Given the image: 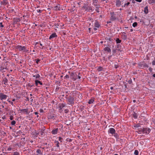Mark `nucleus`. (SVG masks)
I'll list each match as a JSON object with an SVG mask.
<instances>
[{"label": "nucleus", "instance_id": "obj_34", "mask_svg": "<svg viewBox=\"0 0 155 155\" xmlns=\"http://www.w3.org/2000/svg\"><path fill=\"white\" fill-rule=\"evenodd\" d=\"M9 119H10L11 120H12L13 119H14V117H13L12 116V115H11L10 116V118H9Z\"/></svg>", "mask_w": 155, "mask_h": 155}, {"label": "nucleus", "instance_id": "obj_62", "mask_svg": "<svg viewBox=\"0 0 155 155\" xmlns=\"http://www.w3.org/2000/svg\"><path fill=\"white\" fill-rule=\"evenodd\" d=\"M38 117V115L37 116V117Z\"/></svg>", "mask_w": 155, "mask_h": 155}, {"label": "nucleus", "instance_id": "obj_64", "mask_svg": "<svg viewBox=\"0 0 155 155\" xmlns=\"http://www.w3.org/2000/svg\"><path fill=\"white\" fill-rule=\"evenodd\" d=\"M101 43H102V41H101Z\"/></svg>", "mask_w": 155, "mask_h": 155}, {"label": "nucleus", "instance_id": "obj_53", "mask_svg": "<svg viewBox=\"0 0 155 155\" xmlns=\"http://www.w3.org/2000/svg\"><path fill=\"white\" fill-rule=\"evenodd\" d=\"M153 77L155 78V74H153Z\"/></svg>", "mask_w": 155, "mask_h": 155}, {"label": "nucleus", "instance_id": "obj_14", "mask_svg": "<svg viewBox=\"0 0 155 155\" xmlns=\"http://www.w3.org/2000/svg\"><path fill=\"white\" fill-rule=\"evenodd\" d=\"M35 84L36 86L38 85V84H39L41 85H42V83L40 81L38 80H35Z\"/></svg>", "mask_w": 155, "mask_h": 155}, {"label": "nucleus", "instance_id": "obj_8", "mask_svg": "<svg viewBox=\"0 0 155 155\" xmlns=\"http://www.w3.org/2000/svg\"><path fill=\"white\" fill-rule=\"evenodd\" d=\"M57 35L55 33L52 34L49 37V39H51L53 38L56 37Z\"/></svg>", "mask_w": 155, "mask_h": 155}, {"label": "nucleus", "instance_id": "obj_42", "mask_svg": "<svg viewBox=\"0 0 155 155\" xmlns=\"http://www.w3.org/2000/svg\"><path fill=\"white\" fill-rule=\"evenodd\" d=\"M40 61V60L39 59H37L36 60V63L37 64H38V62H39Z\"/></svg>", "mask_w": 155, "mask_h": 155}, {"label": "nucleus", "instance_id": "obj_21", "mask_svg": "<svg viewBox=\"0 0 155 155\" xmlns=\"http://www.w3.org/2000/svg\"><path fill=\"white\" fill-rule=\"evenodd\" d=\"M3 81L5 84L6 85V84L7 83L8 80L6 78H4L3 79Z\"/></svg>", "mask_w": 155, "mask_h": 155}, {"label": "nucleus", "instance_id": "obj_9", "mask_svg": "<svg viewBox=\"0 0 155 155\" xmlns=\"http://www.w3.org/2000/svg\"><path fill=\"white\" fill-rule=\"evenodd\" d=\"M36 153L37 155H41L42 154L41 150L39 149L37 150Z\"/></svg>", "mask_w": 155, "mask_h": 155}, {"label": "nucleus", "instance_id": "obj_43", "mask_svg": "<svg viewBox=\"0 0 155 155\" xmlns=\"http://www.w3.org/2000/svg\"><path fill=\"white\" fill-rule=\"evenodd\" d=\"M152 64L153 65H155V61H153L152 62Z\"/></svg>", "mask_w": 155, "mask_h": 155}, {"label": "nucleus", "instance_id": "obj_18", "mask_svg": "<svg viewBox=\"0 0 155 155\" xmlns=\"http://www.w3.org/2000/svg\"><path fill=\"white\" fill-rule=\"evenodd\" d=\"M148 2L150 4H153L155 3V0H148Z\"/></svg>", "mask_w": 155, "mask_h": 155}, {"label": "nucleus", "instance_id": "obj_20", "mask_svg": "<svg viewBox=\"0 0 155 155\" xmlns=\"http://www.w3.org/2000/svg\"><path fill=\"white\" fill-rule=\"evenodd\" d=\"M138 117V115H137V114L135 113V112H134V114H133V117L134 118H137Z\"/></svg>", "mask_w": 155, "mask_h": 155}, {"label": "nucleus", "instance_id": "obj_23", "mask_svg": "<svg viewBox=\"0 0 155 155\" xmlns=\"http://www.w3.org/2000/svg\"><path fill=\"white\" fill-rule=\"evenodd\" d=\"M59 5H57L55 6L54 7V9L55 10H59Z\"/></svg>", "mask_w": 155, "mask_h": 155}, {"label": "nucleus", "instance_id": "obj_46", "mask_svg": "<svg viewBox=\"0 0 155 155\" xmlns=\"http://www.w3.org/2000/svg\"><path fill=\"white\" fill-rule=\"evenodd\" d=\"M137 2H140L142 1V0H135Z\"/></svg>", "mask_w": 155, "mask_h": 155}, {"label": "nucleus", "instance_id": "obj_6", "mask_svg": "<svg viewBox=\"0 0 155 155\" xmlns=\"http://www.w3.org/2000/svg\"><path fill=\"white\" fill-rule=\"evenodd\" d=\"M58 129L55 128L53 130L51 131V133L53 134H56L58 133Z\"/></svg>", "mask_w": 155, "mask_h": 155}, {"label": "nucleus", "instance_id": "obj_10", "mask_svg": "<svg viewBox=\"0 0 155 155\" xmlns=\"http://www.w3.org/2000/svg\"><path fill=\"white\" fill-rule=\"evenodd\" d=\"M88 6L87 5H84L82 8L83 10H84L85 11H88Z\"/></svg>", "mask_w": 155, "mask_h": 155}, {"label": "nucleus", "instance_id": "obj_33", "mask_svg": "<svg viewBox=\"0 0 155 155\" xmlns=\"http://www.w3.org/2000/svg\"><path fill=\"white\" fill-rule=\"evenodd\" d=\"M20 21V19L19 18H18L16 19V20L15 21V22H18Z\"/></svg>", "mask_w": 155, "mask_h": 155}, {"label": "nucleus", "instance_id": "obj_59", "mask_svg": "<svg viewBox=\"0 0 155 155\" xmlns=\"http://www.w3.org/2000/svg\"><path fill=\"white\" fill-rule=\"evenodd\" d=\"M30 95L31 96H32V94H30Z\"/></svg>", "mask_w": 155, "mask_h": 155}, {"label": "nucleus", "instance_id": "obj_16", "mask_svg": "<svg viewBox=\"0 0 155 155\" xmlns=\"http://www.w3.org/2000/svg\"><path fill=\"white\" fill-rule=\"evenodd\" d=\"M21 111L24 113L26 114L28 113V109H22L21 110Z\"/></svg>", "mask_w": 155, "mask_h": 155}, {"label": "nucleus", "instance_id": "obj_60", "mask_svg": "<svg viewBox=\"0 0 155 155\" xmlns=\"http://www.w3.org/2000/svg\"><path fill=\"white\" fill-rule=\"evenodd\" d=\"M135 100H134V101H133V102H135Z\"/></svg>", "mask_w": 155, "mask_h": 155}, {"label": "nucleus", "instance_id": "obj_32", "mask_svg": "<svg viewBox=\"0 0 155 155\" xmlns=\"http://www.w3.org/2000/svg\"><path fill=\"white\" fill-rule=\"evenodd\" d=\"M5 69L2 66H0V71L3 70Z\"/></svg>", "mask_w": 155, "mask_h": 155}, {"label": "nucleus", "instance_id": "obj_3", "mask_svg": "<svg viewBox=\"0 0 155 155\" xmlns=\"http://www.w3.org/2000/svg\"><path fill=\"white\" fill-rule=\"evenodd\" d=\"M7 97L8 96L7 95L2 93H0V99L1 100H5L7 99Z\"/></svg>", "mask_w": 155, "mask_h": 155}, {"label": "nucleus", "instance_id": "obj_40", "mask_svg": "<svg viewBox=\"0 0 155 155\" xmlns=\"http://www.w3.org/2000/svg\"><path fill=\"white\" fill-rule=\"evenodd\" d=\"M96 11H97V12L98 13L99 12V9L98 8H96Z\"/></svg>", "mask_w": 155, "mask_h": 155}, {"label": "nucleus", "instance_id": "obj_25", "mask_svg": "<svg viewBox=\"0 0 155 155\" xmlns=\"http://www.w3.org/2000/svg\"><path fill=\"white\" fill-rule=\"evenodd\" d=\"M94 101V99H91V100H90L89 102H88V103L89 104H92V103Z\"/></svg>", "mask_w": 155, "mask_h": 155}, {"label": "nucleus", "instance_id": "obj_24", "mask_svg": "<svg viewBox=\"0 0 155 155\" xmlns=\"http://www.w3.org/2000/svg\"><path fill=\"white\" fill-rule=\"evenodd\" d=\"M34 77H35L36 78H38L40 77V75L38 74H37L35 75H34L33 76Z\"/></svg>", "mask_w": 155, "mask_h": 155}, {"label": "nucleus", "instance_id": "obj_30", "mask_svg": "<svg viewBox=\"0 0 155 155\" xmlns=\"http://www.w3.org/2000/svg\"><path fill=\"white\" fill-rule=\"evenodd\" d=\"M130 3L129 2H128L127 3H125L124 4V6H123L122 7H125V6H127Z\"/></svg>", "mask_w": 155, "mask_h": 155}, {"label": "nucleus", "instance_id": "obj_27", "mask_svg": "<svg viewBox=\"0 0 155 155\" xmlns=\"http://www.w3.org/2000/svg\"><path fill=\"white\" fill-rule=\"evenodd\" d=\"M16 124V122L15 120H12L11 123V124L12 125H15Z\"/></svg>", "mask_w": 155, "mask_h": 155}, {"label": "nucleus", "instance_id": "obj_41", "mask_svg": "<svg viewBox=\"0 0 155 155\" xmlns=\"http://www.w3.org/2000/svg\"><path fill=\"white\" fill-rule=\"evenodd\" d=\"M149 70L150 72H152V68H149Z\"/></svg>", "mask_w": 155, "mask_h": 155}, {"label": "nucleus", "instance_id": "obj_5", "mask_svg": "<svg viewBox=\"0 0 155 155\" xmlns=\"http://www.w3.org/2000/svg\"><path fill=\"white\" fill-rule=\"evenodd\" d=\"M114 2H115V5L117 7H120L121 5V2L120 0H115Z\"/></svg>", "mask_w": 155, "mask_h": 155}, {"label": "nucleus", "instance_id": "obj_58", "mask_svg": "<svg viewBox=\"0 0 155 155\" xmlns=\"http://www.w3.org/2000/svg\"><path fill=\"white\" fill-rule=\"evenodd\" d=\"M40 45H41V46H42V44L41 43H40Z\"/></svg>", "mask_w": 155, "mask_h": 155}, {"label": "nucleus", "instance_id": "obj_12", "mask_svg": "<svg viewBox=\"0 0 155 155\" xmlns=\"http://www.w3.org/2000/svg\"><path fill=\"white\" fill-rule=\"evenodd\" d=\"M68 102L70 104H72L73 103V98L72 97H70L68 99Z\"/></svg>", "mask_w": 155, "mask_h": 155}, {"label": "nucleus", "instance_id": "obj_1", "mask_svg": "<svg viewBox=\"0 0 155 155\" xmlns=\"http://www.w3.org/2000/svg\"><path fill=\"white\" fill-rule=\"evenodd\" d=\"M150 131V130L149 128H143L140 130L139 132H138L139 134L142 133L143 134H148Z\"/></svg>", "mask_w": 155, "mask_h": 155}, {"label": "nucleus", "instance_id": "obj_49", "mask_svg": "<svg viewBox=\"0 0 155 155\" xmlns=\"http://www.w3.org/2000/svg\"><path fill=\"white\" fill-rule=\"evenodd\" d=\"M114 67H115V68H118V65H115V66H114Z\"/></svg>", "mask_w": 155, "mask_h": 155}, {"label": "nucleus", "instance_id": "obj_28", "mask_svg": "<svg viewBox=\"0 0 155 155\" xmlns=\"http://www.w3.org/2000/svg\"><path fill=\"white\" fill-rule=\"evenodd\" d=\"M13 155H20L19 153L16 151L14 152Z\"/></svg>", "mask_w": 155, "mask_h": 155}, {"label": "nucleus", "instance_id": "obj_17", "mask_svg": "<svg viewBox=\"0 0 155 155\" xmlns=\"http://www.w3.org/2000/svg\"><path fill=\"white\" fill-rule=\"evenodd\" d=\"M94 10L93 7L91 6H88V11L89 12H92Z\"/></svg>", "mask_w": 155, "mask_h": 155}, {"label": "nucleus", "instance_id": "obj_51", "mask_svg": "<svg viewBox=\"0 0 155 155\" xmlns=\"http://www.w3.org/2000/svg\"><path fill=\"white\" fill-rule=\"evenodd\" d=\"M35 114L36 115H38V112H35Z\"/></svg>", "mask_w": 155, "mask_h": 155}, {"label": "nucleus", "instance_id": "obj_63", "mask_svg": "<svg viewBox=\"0 0 155 155\" xmlns=\"http://www.w3.org/2000/svg\"><path fill=\"white\" fill-rule=\"evenodd\" d=\"M0 155H2V154H0Z\"/></svg>", "mask_w": 155, "mask_h": 155}, {"label": "nucleus", "instance_id": "obj_57", "mask_svg": "<svg viewBox=\"0 0 155 155\" xmlns=\"http://www.w3.org/2000/svg\"><path fill=\"white\" fill-rule=\"evenodd\" d=\"M132 31H133V29H131L130 30V31L132 32Z\"/></svg>", "mask_w": 155, "mask_h": 155}, {"label": "nucleus", "instance_id": "obj_54", "mask_svg": "<svg viewBox=\"0 0 155 155\" xmlns=\"http://www.w3.org/2000/svg\"><path fill=\"white\" fill-rule=\"evenodd\" d=\"M113 87H110V89L111 90H112V89H113Z\"/></svg>", "mask_w": 155, "mask_h": 155}, {"label": "nucleus", "instance_id": "obj_56", "mask_svg": "<svg viewBox=\"0 0 155 155\" xmlns=\"http://www.w3.org/2000/svg\"><path fill=\"white\" fill-rule=\"evenodd\" d=\"M15 99H13L12 100V101H15Z\"/></svg>", "mask_w": 155, "mask_h": 155}, {"label": "nucleus", "instance_id": "obj_45", "mask_svg": "<svg viewBox=\"0 0 155 155\" xmlns=\"http://www.w3.org/2000/svg\"><path fill=\"white\" fill-rule=\"evenodd\" d=\"M40 112L42 113L43 112V110L42 109H40Z\"/></svg>", "mask_w": 155, "mask_h": 155}, {"label": "nucleus", "instance_id": "obj_36", "mask_svg": "<svg viewBox=\"0 0 155 155\" xmlns=\"http://www.w3.org/2000/svg\"><path fill=\"white\" fill-rule=\"evenodd\" d=\"M8 102L10 103V104H11L12 105H13V102L12 101H8Z\"/></svg>", "mask_w": 155, "mask_h": 155}, {"label": "nucleus", "instance_id": "obj_31", "mask_svg": "<svg viewBox=\"0 0 155 155\" xmlns=\"http://www.w3.org/2000/svg\"><path fill=\"white\" fill-rule=\"evenodd\" d=\"M134 154L135 155H138V151L137 150H135V151H134Z\"/></svg>", "mask_w": 155, "mask_h": 155}, {"label": "nucleus", "instance_id": "obj_13", "mask_svg": "<svg viewBox=\"0 0 155 155\" xmlns=\"http://www.w3.org/2000/svg\"><path fill=\"white\" fill-rule=\"evenodd\" d=\"M110 14L111 15L110 18L112 20H114L115 19V17L114 16V12H111L110 13Z\"/></svg>", "mask_w": 155, "mask_h": 155}, {"label": "nucleus", "instance_id": "obj_47", "mask_svg": "<svg viewBox=\"0 0 155 155\" xmlns=\"http://www.w3.org/2000/svg\"><path fill=\"white\" fill-rule=\"evenodd\" d=\"M65 77L66 78H69V76L68 75H67L65 76Z\"/></svg>", "mask_w": 155, "mask_h": 155}, {"label": "nucleus", "instance_id": "obj_35", "mask_svg": "<svg viewBox=\"0 0 155 155\" xmlns=\"http://www.w3.org/2000/svg\"><path fill=\"white\" fill-rule=\"evenodd\" d=\"M134 128H138L139 127V125H134Z\"/></svg>", "mask_w": 155, "mask_h": 155}, {"label": "nucleus", "instance_id": "obj_52", "mask_svg": "<svg viewBox=\"0 0 155 155\" xmlns=\"http://www.w3.org/2000/svg\"><path fill=\"white\" fill-rule=\"evenodd\" d=\"M94 30L96 31V30H97V28H94Z\"/></svg>", "mask_w": 155, "mask_h": 155}, {"label": "nucleus", "instance_id": "obj_22", "mask_svg": "<svg viewBox=\"0 0 155 155\" xmlns=\"http://www.w3.org/2000/svg\"><path fill=\"white\" fill-rule=\"evenodd\" d=\"M55 145H56V147H59V143L58 141H55L54 142Z\"/></svg>", "mask_w": 155, "mask_h": 155}, {"label": "nucleus", "instance_id": "obj_2", "mask_svg": "<svg viewBox=\"0 0 155 155\" xmlns=\"http://www.w3.org/2000/svg\"><path fill=\"white\" fill-rule=\"evenodd\" d=\"M16 48L20 51H23L24 52L27 51L26 47L25 46H22L20 45H18L16 47Z\"/></svg>", "mask_w": 155, "mask_h": 155}, {"label": "nucleus", "instance_id": "obj_7", "mask_svg": "<svg viewBox=\"0 0 155 155\" xmlns=\"http://www.w3.org/2000/svg\"><path fill=\"white\" fill-rule=\"evenodd\" d=\"M100 24L97 21H95L94 23V26L95 27L98 28L100 26Z\"/></svg>", "mask_w": 155, "mask_h": 155}, {"label": "nucleus", "instance_id": "obj_48", "mask_svg": "<svg viewBox=\"0 0 155 155\" xmlns=\"http://www.w3.org/2000/svg\"><path fill=\"white\" fill-rule=\"evenodd\" d=\"M55 26H56V28H58V27L59 26L58 24H57L55 25Z\"/></svg>", "mask_w": 155, "mask_h": 155}, {"label": "nucleus", "instance_id": "obj_61", "mask_svg": "<svg viewBox=\"0 0 155 155\" xmlns=\"http://www.w3.org/2000/svg\"><path fill=\"white\" fill-rule=\"evenodd\" d=\"M114 155H118L117 154H115Z\"/></svg>", "mask_w": 155, "mask_h": 155}, {"label": "nucleus", "instance_id": "obj_26", "mask_svg": "<svg viewBox=\"0 0 155 155\" xmlns=\"http://www.w3.org/2000/svg\"><path fill=\"white\" fill-rule=\"evenodd\" d=\"M117 43H120L121 42V41L119 38H117L116 41Z\"/></svg>", "mask_w": 155, "mask_h": 155}, {"label": "nucleus", "instance_id": "obj_38", "mask_svg": "<svg viewBox=\"0 0 155 155\" xmlns=\"http://www.w3.org/2000/svg\"><path fill=\"white\" fill-rule=\"evenodd\" d=\"M0 26L1 27H4V26L3 25L2 23V22H1L0 23Z\"/></svg>", "mask_w": 155, "mask_h": 155}, {"label": "nucleus", "instance_id": "obj_15", "mask_svg": "<svg viewBox=\"0 0 155 155\" xmlns=\"http://www.w3.org/2000/svg\"><path fill=\"white\" fill-rule=\"evenodd\" d=\"M144 12L145 13L147 14L148 12V7L147 6H146L144 9Z\"/></svg>", "mask_w": 155, "mask_h": 155}, {"label": "nucleus", "instance_id": "obj_44", "mask_svg": "<svg viewBox=\"0 0 155 155\" xmlns=\"http://www.w3.org/2000/svg\"><path fill=\"white\" fill-rule=\"evenodd\" d=\"M37 12H38L41 13V11L40 10L38 9L37 10Z\"/></svg>", "mask_w": 155, "mask_h": 155}, {"label": "nucleus", "instance_id": "obj_11", "mask_svg": "<svg viewBox=\"0 0 155 155\" xmlns=\"http://www.w3.org/2000/svg\"><path fill=\"white\" fill-rule=\"evenodd\" d=\"M104 50L108 52H111L110 49L108 47H106L104 49Z\"/></svg>", "mask_w": 155, "mask_h": 155}, {"label": "nucleus", "instance_id": "obj_4", "mask_svg": "<svg viewBox=\"0 0 155 155\" xmlns=\"http://www.w3.org/2000/svg\"><path fill=\"white\" fill-rule=\"evenodd\" d=\"M108 132L109 134H110L112 135H113L114 134H115V130L114 128H110L109 129Z\"/></svg>", "mask_w": 155, "mask_h": 155}, {"label": "nucleus", "instance_id": "obj_50", "mask_svg": "<svg viewBox=\"0 0 155 155\" xmlns=\"http://www.w3.org/2000/svg\"><path fill=\"white\" fill-rule=\"evenodd\" d=\"M30 99L31 100V102H32L33 101V99L32 97H31V98H30Z\"/></svg>", "mask_w": 155, "mask_h": 155}, {"label": "nucleus", "instance_id": "obj_55", "mask_svg": "<svg viewBox=\"0 0 155 155\" xmlns=\"http://www.w3.org/2000/svg\"><path fill=\"white\" fill-rule=\"evenodd\" d=\"M110 22H110V21H107V24H108V23H110Z\"/></svg>", "mask_w": 155, "mask_h": 155}, {"label": "nucleus", "instance_id": "obj_19", "mask_svg": "<svg viewBox=\"0 0 155 155\" xmlns=\"http://www.w3.org/2000/svg\"><path fill=\"white\" fill-rule=\"evenodd\" d=\"M6 150L8 151H11V150H12L13 151H14V149L11 147H9Z\"/></svg>", "mask_w": 155, "mask_h": 155}, {"label": "nucleus", "instance_id": "obj_37", "mask_svg": "<svg viewBox=\"0 0 155 155\" xmlns=\"http://www.w3.org/2000/svg\"><path fill=\"white\" fill-rule=\"evenodd\" d=\"M114 136L116 138H117V134L115 133V134H114Z\"/></svg>", "mask_w": 155, "mask_h": 155}, {"label": "nucleus", "instance_id": "obj_29", "mask_svg": "<svg viewBox=\"0 0 155 155\" xmlns=\"http://www.w3.org/2000/svg\"><path fill=\"white\" fill-rule=\"evenodd\" d=\"M137 23L136 22H135L133 24V26L134 27H136L137 25Z\"/></svg>", "mask_w": 155, "mask_h": 155}, {"label": "nucleus", "instance_id": "obj_39", "mask_svg": "<svg viewBox=\"0 0 155 155\" xmlns=\"http://www.w3.org/2000/svg\"><path fill=\"white\" fill-rule=\"evenodd\" d=\"M62 139V138L61 137H58V140L60 141H61V142Z\"/></svg>", "mask_w": 155, "mask_h": 155}]
</instances>
